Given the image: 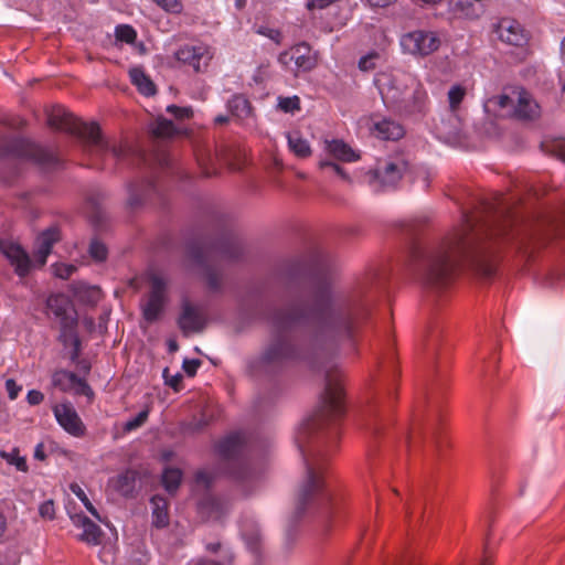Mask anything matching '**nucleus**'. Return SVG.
<instances>
[{
  "instance_id": "1",
  "label": "nucleus",
  "mask_w": 565,
  "mask_h": 565,
  "mask_svg": "<svg viewBox=\"0 0 565 565\" xmlns=\"http://www.w3.org/2000/svg\"><path fill=\"white\" fill-rule=\"evenodd\" d=\"M356 295L331 284L320 285L312 305L294 303L270 316L273 337L257 361L265 371L287 362L329 355L338 345L351 340L356 328Z\"/></svg>"
},
{
  "instance_id": "2",
  "label": "nucleus",
  "mask_w": 565,
  "mask_h": 565,
  "mask_svg": "<svg viewBox=\"0 0 565 565\" xmlns=\"http://www.w3.org/2000/svg\"><path fill=\"white\" fill-rule=\"evenodd\" d=\"M487 215L463 214L462 223L440 239L415 246L412 258L420 286L431 295H441L454 284L462 264L468 263L486 277L493 274L486 241L507 235L518 220L500 202L487 205Z\"/></svg>"
},
{
  "instance_id": "3",
  "label": "nucleus",
  "mask_w": 565,
  "mask_h": 565,
  "mask_svg": "<svg viewBox=\"0 0 565 565\" xmlns=\"http://www.w3.org/2000/svg\"><path fill=\"white\" fill-rule=\"evenodd\" d=\"M324 369V392L319 409L299 428L296 443L302 456L306 476L296 493L294 516L299 519L308 509L326 504L330 497L324 492L322 479V449L329 437L335 436L333 423L342 412L341 373L337 365Z\"/></svg>"
},
{
  "instance_id": "4",
  "label": "nucleus",
  "mask_w": 565,
  "mask_h": 565,
  "mask_svg": "<svg viewBox=\"0 0 565 565\" xmlns=\"http://www.w3.org/2000/svg\"><path fill=\"white\" fill-rule=\"evenodd\" d=\"M47 124L53 129L63 130L78 137L83 140L85 149L94 151L98 156L104 157L109 153L118 161L128 156V148L111 143L103 138L97 124L81 121L62 106L52 107L47 114Z\"/></svg>"
},
{
  "instance_id": "5",
  "label": "nucleus",
  "mask_w": 565,
  "mask_h": 565,
  "mask_svg": "<svg viewBox=\"0 0 565 565\" xmlns=\"http://www.w3.org/2000/svg\"><path fill=\"white\" fill-rule=\"evenodd\" d=\"M246 443L244 433H233L218 443L217 451L224 460L228 461L230 476L248 494L260 481L263 472L242 458Z\"/></svg>"
},
{
  "instance_id": "6",
  "label": "nucleus",
  "mask_w": 565,
  "mask_h": 565,
  "mask_svg": "<svg viewBox=\"0 0 565 565\" xmlns=\"http://www.w3.org/2000/svg\"><path fill=\"white\" fill-rule=\"evenodd\" d=\"M241 254V245L234 241H227L206 249L195 248L191 252L195 263L202 267L207 288L214 292L222 289L223 270L221 263L238 259Z\"/></svg>"
},
{
  "instance_id": "7",
  "label": "nucleus",
  "mask_w": 565,
  "mask_h": 565,
  "mask_svg": "<svg viewBox=\"0 0 565 565\" xmlns=\"http://www.w3.org/2000/svg\"><path fill=\"white\" fill-rule=\"evenodd\" d=\"M409 170V162L402 156H391L377 161L367 172L369 184L376 191L395 189Z\"/></svg>"
},
{
  "instance_id": "8",
  "label": "nucleus",
  "mask_w": 565,
  "mask_h": 565,
  "mask_svg": "<svg viewBox=\"0 0 565 565\" xmlns=\"http://www.w3.org/2000/svg\"><path fill=\"white\" fill-rule=\"evenodd\" d=\"M2 153L30 159L42 166H50L56 161L52 152L22 138L6 140L2 147Z\"/></svg>"
},
{
  "instance_id": "9",
  "label": "nucleus",
  "mask_w": 565,
  "mask_h": 565,
  "mask_svg": "<svg viewBox=\"0 0 565 565\" xmlns=\"http://www.w3.org/2000/svg\"><path fill=\"white\" fill-rule=\"evenodd\" d=\"M440 40L436 33L416 30L404 34L401 46L404 52L416 56H427L439 49Z\"/></svg>"
},
{
  "instance_id": "10",
  "label": "nucleus",
  "mask_w": 565,
  "mask_h": 565,
  "mask_svg": "<svg viewBox=\"0 0 565 565\" xmlns=\"http://www.w3.org/2000/svg\"><path fill=\"white\" fill-rule=\"evenodd\" d=\"M150 291L147 300L141 305L143 319L152 323L159 319L166 303L167 281L163 277L152 274L149 278Z\"/></svg>"
},
{
  "instance_id": "11",
  "label": "nucleus",
  "mask_w": 565,
  "mask_h": 565,
  "mask_svg": "<svg viewBox=\"0 0 565 565\" xmlns=\"http://www.w3.org/2000/svg\"><path fill=\"white\" fill-rule=\"evenodd\" d=\"M278 62L288 68L291 63H295L297 71L309 72L313 70L317 64V54L312 52L311 47L302 42L296 44L290 49L279 54Z\"/></svg>"
},
{
  "instance_id": "12",
  "label": "nucleus",
  "mask_w": 565,
  "mask_h": 565,
  "mask_svg": "<svg viewBox=\"0 0 565 565\" xmlns=\"http://www.w3.org/2000/svg\"><path fill=\"white\" fill-rule=\"evenodd\" d=\"M52 384L62 392H74L76 395L93 396V391L85 380L66 370H57L52 375Z\"/></svg>"
},
{
  "instance_id": "13",
  "label": "nucleus",
  "mask_w": 565,
  "mask_h": 565,
  "mask_svg": "<svg viewBox=\"0 0 565 565\" xmlns=\"http://www.w3.org/2000/svg\"><path fill=\"white\" fill-rule=\"evenodd\" d=\"M405 79L411 82V86L397 111L407 115L424 111L427 100L426 90L415 76H406Z\"/></svg>"
},
{
  "instance_id": "14",
  "label": "nucleus",
  "mask_w": 565,
  "mask_h": 565,
  "mask_svg": "<svg viewBox=\"0 0 565 565\" xmlns=\"http://www.w3.org/2000/svg\"><path fill=\"white\" fill-rule=\"evenodd\" d=\"M175 58L186 65H190L196 73L205 71L212 55L207 47L203 45H185L175 52Z\"/></svg>"
},
{
  "instance_id": "15",
  "label": "nucleus",
  "mask_w": 565,
  "mask_h": 565,
  "mask_svg": "<svg viewBox=\"0 0 565 565\" xmlns=\"http://www.w3.org/2000/svg\"><path fill=\"white\" fill-rule=\"evenodd\" d=\"M497 33L502 42L513 46H523L529 40V34L523 25L516 20L509 18H504L499 22Z\"/></svg>"
},
{
  "instance_id": "16",
  "label": "nucleus",
  "mask_w": 565,
  "mask_h": 565,
  "mask_svg": "<svg viewBox=\"0 0 565 565\" xmlns=\"http://www.w3.org/2000/svg\"><path fill=\"white\" fill-rule=\"evenodd\" d=\"M179 328L184 335L201 332L205 327V318L201 309L189 301L182 305V311L178 320Z\"/></svg>"
},
{
  "instance_id": "17",
  "label": "nucleus",
  "mask_w": 565,
  "mask_h": 565,
  "mask_svg": "<svg viewBox=\"0 0 565 565\" xmlns=\"http://www.w3.org/2000/svg\"><path fill=\"white\" fill-rule=\"evenodd\" d=\"M526 238L533 241L536 244H545L556 237L565 236V214L559 221H548L535 225L526 233Z\"/></svg>"
},
{
  "instance_id": "18",
  "label": "nucleus",
  "mask_w": 565,
  "mask_h": 565,
  "mask_svg": "<svg viewBox=\"0 0 565 565\" xmlns=\"http://www.w3.org/2000/svg\"><path fill=\"white\" fill-rule=\"evenodd\" d=\"M0 252L14 266L20 277H25L31 269V260L28 253L18 244L8 241H0Z\"/></svg>"
},
{
  "instance_id": "19",
  "label": "nucleus",
  "mask_w": 565,
  "mask_h": 565,
  "mask_svg": "<svg viewBox=\"0 0 565 565\" xmlns=\"http://www.w3.org/2000/svg\"><path fill=\"white\" fill-rule=\"evenodd\" d=\"M54 415L58 424L71 435L81 437L85 434V426L71 405L61 404L55 406Z\"/></svg>"
},
{
  "instance_id": "20",
  "label": "nucleus",
  "mask_w": 565,
  "mask_h": 565,
  "mask_svg": "<svg viewBox=\"0 0 565 565\" xmlns=\"http://www.w3.org/2000/svg\"><path fill=\"white\" fill-rule=\"evenodd\" d=\"M406 76L413 75L403 73L401 75L393 76L387 85V88H382L384 99L390 103L396 110H398L411 86V82H403L406 81Z\"/></svg>"
},
{
  "instance_id": "21",
  "label": "nucleus",
  "mask_w": 565,
  "mask_h": 565,
  "mask_svg": "<svg viewBox=\"0 0 565 565\" xmlns=\"http://www.w3.org/2000/svg\"><path fill=\"white\" fill-rule=\"evenodd\" d=\"M60 241V232L56 227L44 231L36 239V250L34 252L35 262L39 266H44L46 258L51 253L52 246Z\"/></svg>"
},
{
  "instance_id": "22",
  "label": "nucleus",
  "mask_w": 565,
  "mask_h": 565,
  "mask_svg": "<svg viewBox=\"0 0 565 565\" xmlns=\"http://www.w3.org/2000/svg\"><path fill=\"white\" fill-rule=\"evenodd\" d=\"M46 305L47 308L61 319L65 329L74 323V319L68 315L72 310V305L67 297L64 295H52L47 298Z\"/></svg>"
},
{
  "instance_id": "23",
  "label": "nucleus",
  "mask_w": 565,
  "mask_h": 565,
  "mask_svg": "<svg viewBox=\"0 0 565 565\" xmlns=\"http://www.w3.org/2000/svg\"><path fill=\"white\" fill-rule=\"evenodd\" d=\"M156 185L152 181L146 180L141 183L131 184L129 188L128 204L130 207L136 209L146 201L150 200L151 195L156 193Z\"/></svg>"
},
{
  "instance_id": "24",
  "label": "nucleus",
  "mask_w": 565,
  "mask_h": 565,
  "mask_svg": "<svg viewBox=\"0 0 565 565\" xmlns=\"http://www.w3.org/2000/svg\"><path fill=\"white\" fill-rule=\"evenodd\" d=\"M114 488L124 497H134L138 483L140 482V473L134 469H127L120 473L114 481Z\"/></svg>"
},
{
  "instance_id": "25",
  "label": "nucleus",
  "mask_w": 565,
  "mask_h": 565,
  "mask_svg": "<svg viewBox=\"0 0 565 565\" xmlns=\"http://www.w3.org/2000/svg\"><path fill=\"white\" fill-rule=\"evenodd\" d=\"M518 95L515 116L521 119H533L539 115V105L524 89L514 92Z\"/></svg>"
},
{
  "instance_id": "26",
  "label": "nucleus",
  "mask_w": 565,
  "mask_h": 565,
  "mask_svg": "<svg viewBox=\"0 0 565 565\" xmlns=\"http://www.w3.org/2000/svg\"><path fill=\"white\" fill-rule=\"evenodd\" d=\"M73 522L83 529V533L79 536L81 541L92 545L99 544L102 531L97 524L82 514L73 516Z\"/></svg>"
},
{
  "instance_id": "27",
  "label": "nucleus",
  "mask_w": 565,
  "mask_h": 565,
  "mask_svg": "<svg viewBox=\"0 0 565 565\" xmlns=\"http://www.w3.org/2000/svg\"><path fill=\"white\" fill-rule=\"evenodd\" d=\"M326 150L334 159L344 162H353L360 158V156L348 143L339 139H333L331 141L327 140Z\"/></svg>"
},
{
  "instance_id": "28",
  "label": "nucleus",
  "mask_w": 565,
  "mask_h": 565,
  "mask_svg": "<svg viewBox=\"0 0 565 565\" xmlns=\"http://www.w3.org/2000/svg\"><path fill=\"white\" fill-rule=\"evenodd\" d=\"M374 132L379 138L385 140H397L403 137V127L393 120L383 119L374 124Z\"/></svg>"
},
{
  "instance_id": "29",
  "label": "nucleus",
  "mask_w": 565,
  "mask_h": 565,
  "mask_svg": "<svg viewBox=\"0 0 565 565\" xmlns=\"http://www.w3.org/2000/svg\"><path fill=\"white\" fill-rule=\"evenodd\" d=\"M129 76L131 83L137 86L140 94L145 96H153L156 94V85L140 67L131 68Z\"/></svg>"
},
{
  "instance_id": "30",
  "label": "nucleus",
  "mask_w": 565,
  "mask_h": 565,
  "mask_svg": "<svg viewBox=\"0 0 565 565\" xmlns=\"http://www.w3.org/2000/svg\"><path fill=\"white\" fill-rule=\"evenodd\" d=\"M105 200L104 193L100 191H93L86 198V206L89 210V217L94 223L100 224L104 220L103 202Z\"/></svg>"
},
{
  "instance_id": "31",
  "label": "nucleus",
  "mask_w": 565,
  "mask_h": 565,
  "mask_svg": "<svg viewBox=\"0 0 565 565\" xmlns=\"http://www.w3.org/2000/svg\"><path fill=\"white\" fill-rule=\"evenodd\" d=\"M152 511V523L157 527H164L169 524L168 502L160 495H153L151 498Z\"/></svg>"
},
{
  "instance_id": "32",
  "label": "nucleus",
  "mask_w": 565,
  "mask_h": 565,
  "mask_svg": "<svg viewBox=\"0 0 565 565\" xmlns=\"http://www.w3.org/2000/svg\"><path fill=\"white\" fill-rule=\"evenodd\" d=\"M242 534L247 547L253 553H258L262 545V534L258 525L253 522H245L242 529Z\"/></svg>"
},
{
  "instance_id": "33",
  "label": "nucleus",
  "mask_w": 565,
  "mask_h": 565,
  "mask_svg": "<svg viewBox=\"0 0 565 565\" xmlns=\"http://www.w3.org/2000/svg\"><path fill=\"white\" fill-rule=\"evenodd\" d=\"M290 150L299 158H307L311 154L309 142L299 132H290L287 136Z\"/></svg>"
},
{
  "instance_id": "34",
  "label": "nucleus",
  "mask_w": 565,
  "mask_h": 565,
  "mask_svg": "<svg viewBox=\"0 0 565 565\" xmlns=\"http://www.w3.org/2000/svg\"><path fill=\"white\" fill-rule=\"evenodd\" d=\"M228 109L238 118L248 117L252 111L249 102L242 95H236L228 102Z\"/></svg>"
},
{
  "instance_id": "35",
  "label": "nucleus",
  "mask_w": 565,
  "mask_h": 565,
  "mask_svg": "<svg viewBox=\"0 0 565 565\" xmlns=\"http://www.w3.org/2000/svg\"><path fill=\"white\" fill-rule=\"evenodd\" d=\"M182 479V472L178 468H167L162 475V484L169 493H174Z\"/></svg>"
},
{
  "instance_id": "36",
  "label": "nucleus",
  "mask_w": 565,
  "mask_h": 565,
  "mask_svg": "<svg viewBox=\"0 0 565 565\" xmlns=\"http://www.w3.org/2000/svg\"><path fill=\"white\" fill-rule=\"evenodd\" d=\"M151 131L156 137L168 138L175 134V128L171 120L159 117L152 124Z\"/></svg>"
},
{
  "instance_id": "37",
  "label": "nucleus",
  "mask_w": 565,
  "mask_h": 565,
  "mask_svg": "<svg viewBox=\"0 0 565 565\" xmlns=\"http://www.w3.org/2000/svg\"><path fill=\"white\" fill-rule=\"evenodd\" d=\"M0 457L4 459L9 465L14 466L19 471H28L26 460L24 457L19 455V450L17 448L12 449L10 452L1 450Z\"/></svg>"
},
{
  "instance_id": "38",
  "label": "nucleus",
  "mask_w": 565,
  "mask_h": 565,
  "mask_svg": "<svg viewBox=\"0 0 565 565\" xmlns=\"http://www.w3.org/2000/svg\"><path fill=\"white\" fill-rule=\"evenodd\" d=\"M88 253L94 260L104 262L107 258L108 249L104 243L94 238L89 244Z\"/></svg>"
},
{
  "instance_id": "39",
  "label": "nucleus",
  "mask_w": 565,
  "mask_h": 565,
  "mask_svg": "<svg viewBox=\"0 0 565 565\" xmlns=\"http://www.w3.org/2000/svg\"><path fill=\"white\" fill-rule=\"evenodd\" d=\"M70 489L71 491L83 502V504L85 505V508L87 509V511L93 515L95 516L96 519L100 520V516L97 512V510L95 509V507L93 505V503L89 501V499L87 498L86 493L84 492V490L77 484V483H72L70 486Z\"/></svg>"
},
{
  "instance_id": "40",
  "label": "nucleus",
  "mask_w": 565,
  "mask_h": 565,
  "mask_svg": "<svg viewBox=\"0 0 565 565\" xmlns=\"http://www.w3.org/2000/svg\"><path fill=\"white\" fill-rule=\"evenodd\" d=\"M115 34H116V39L118 41H121V42H125L128 44L134 43L137 38V33H136L135 29L128 24L118 25L116 28Z\"/></svg>"
},
{
  "instance_id": "41",
  "label": "nucleus",
  "mask_w": 565,
  "mask_h": 565,
  "mask_svg": "<svg viewBox=\"0 0 565 565\" xmlns=\"http://www.w3.org/2000/svg\"><path fill=\"white\" fill-rule=\"evenodd\" d=\"M278 108L284 113L294 114L300 109V98L296 95L291 97H279Z\"/></svg>"
},
{
  "instance_id": "42",
  "label": "nucleus",
  "mask_w": 565,
  "mask_h": 565,
  "mask_svg": "<svg viewBox=\"0 0 565 565\" xmlns=\"http://www.w3.org/2000/svg\"><path fill=\"white\" fill-rule=\"evenodd\" d=\"M466 95V89L460 85H454L448 92V102L451 110H456Z\"/></svg>"
},
{
  "instance_id": "43",
  "label": "nucleus",
  "mask_w": 565,
  "mask_h": 565,
  "mask_svg": "<svg viewBox=\"0 0 565 565\" xmlns=\"http://www.w3.org/2000/svg\"><path fill=\"white\" fill-rule=\"evenodd\" d=\"M149 409L141 411L136 417L127 420L124 425V430L131 431L141 427L148 419Z\"/></svg>"
},
{
  "instance_id": "44",
  "label": "nucleus",
  "mask_w": 565,
  "mask_h": 565,
  "mask_svg": "<svg viewBox=\"0 0 565 565\" xmlns=\"http://www.w3.org/2000/svg\"><path fill=\"white\" fill-rule=\"evenodd\" d=\"M366 430L376 436L383 429V424L380 422L377 415L375 413H370L365 420Z\"/></svg>"
},
{
  "instance_id": "45",
  "label": "nucleus",
  "mask_w": 565,
  "mask_h": 565,
  "mask_svg": "<svg viewBox=\"0 0 565 565\" xmlns=\"http://www.w3.org/2000/svg\"><path fill=\"white\" fill-rule=\"evenodd\" d=\"M206 503L210 507L211 511L218 514L225 513L230 508V503L227 501H224L221 498L216 497L207 498Z\"/></svg>"
},
{
  "instance_id": "46",
  "label": "nucleus",
  "mask_w": 565,
  "mask_h": 565,
  "mask_svg": "<svg viewBox=\"0 0 565 565\" xmlns=\"http://www.w3.org/2000/svg\"><path fill=\"white\" fill-rule=\"evenodd\" d=\"M488 103L490 105H494V106H498L499 108L503 109V108H507V107H510V106H513L514 105V100L512 97H510L509 95L507 94H502V95H499V96H494V97H491Z\"/></svg>"
},
{
  "instance_id": "47",
  "label": "nucleus",
  "mask_w": 565,
  "mask_h": 565,
  "mask_svg": "<svg viewBox=\"0 0 565 565\" xmlns=\"http://www.w3.org/2000/svg\"><path fill=\"white\" fill-rule=\"evenodd\" d=\"M214 481V475L206 470L198 471L195 475V482L209 489Z\"/></svg>"
},
{
  "instance_id": "48",
  "label": "nucleus",
  "mask_w": 565,
  "mask_h": 565,
  "mask_svg": "<svg viewBox=\"0 0 565 565\" xmlns=\"http://www.w3.org/2000/svg\"><path fill=\"white\" fill-rule=\"evenodd\" d=\"M379 57L377 53H371L360 58L359 68L363 72H369L375 68L374 60Z\"/></svg>"
},
{
  "instance_id": "49",
  "label": "nucleus",
  "mask_w": 565,
  "mask_h": 565,
  "mask_svg": "<svg viewBox=\"0 0 565 565\" xmlns=\"http://www.w3.org/2000/svg\"><path fill=\"white\" fill-rule=\"evenodd\" d=\"M163 377L166 380V384L171 386L174 391H179L180 387H181V383H182V374L180 373H177L174 375H169V370L168 369H164L163 371Z\"/></svg>"
},
{
  "instance_id": "50",
  "label": "nucleus",
  "mask_w": 565,
  "mask_h": 565,
  "mask_svg": "<svg viewBox=\"0 0 565 565\" xmlns=\"http://www.w3.org/2000/svg\"><path fill=\"white\" fill-rule=\"evenodd\" d=\"M39 513L43 519L53 520L55 516V508L53 500L43 502L39 508Z\"/></svg>"
},
{
  "instance_id": "51",
  "label": "nucleus",
  "mask_w": 565,
  "mask_h": 565,
  "mask_svg": "<svg viewBox=\"0 0 565 565\" xmlns=\"http://www.w3.org/2000/svg\"><path fill=\"white\" fill-rule=\"evenodd\" d=\"M167 111L173 115L175 118L183 119L192 116V110L186 107H179L177 105H170L167 107Z\"/></svg>"
},
{
  "instance_id": "52",
  "label": "nucleus",
  "mask_w": 565,
  "mask_h": 565,
  "mask_svg": "<svg viewBox=\"0 0 565 565\" xmlns=\"http://www.w3.org/2000/svg\"><path fill=\"white\" fill-rule=\"evenodd\" d=\"M319 167L321 169H324V168H330L333 170L334 173H337L340 178H342L343 180L345 181H350V178L349 175L347 174V172L335 162L333 161H320L319 163Z\"/></svg>"
},
{
  "instance_id": "53",
  "label": "nucleus",
  "mask_w": 565,
  "mask_h": 565,
  "mask_svg": "<svg viewBox=\"0 0 565 565\" xmlns=\"http://www.w3.org/2000/svg\"><path fill=\"white\" fill-rule=\"evenodd\" d=\"M75 270V266L65 264L56 265L54 268L55 275L62 279H68Z\"/></svg>"
},
{
  "instance_id": "54",
  "label": "nucleus",
  "mask_w": 565,
  "mask_h": 565,
  "mask_svg": "<svg viewBox=\"0 0 565 565\" xmlns=\"http://www.w3.org/2000/svg\"><path fill=\"white\" fill-rule=\"evenodd\" d=\"M200 365H201V361L200 360H188V359H185L183 361L182 367H183L184 372L189 376H194Z\"/></svg>"
},
{
  "instance_id": "55",
  "label": "nucleus",
  "mask_w": 565,
  "mask_h": 565,
  "mask_svg": "<svg viewBox=\"0 0 565 565\" xmlns=\"http://www.w3.org/2000/svg\"><path fill=\"white\" fill-rule=\"evenodd\" d=\"M158 6L162 9L171 12H178L181 8V4L178 0H153Z\"/></svg>"
},
{
  "instance_id": "56",
  "label": "nucleus",
  "mask_w": 565,
  "mask_h": 565,
  "mask_svg": "<svg viewBox=\"0 0 565 565\" xmlns=\"http://www.w3.org/2000/svg\"><path fill=\"white\" fill-rule=\"evenodd\" d=\"M6 388L11 399H15L21 391V386L17 385L15 381L12 379L6 381Z\"/></svg>"
},
{
  "instance_id": "57",
  "label": "nucleus",
  "mask_w": 565,
  "mask_h": 565,
  "mask_svg": "<svg viewBox=\"0 0 565 565\" xmlns=\"http://www.w3.org/2000/svg\"><path fill=\"white\" fill-rule=\"evenodd\" d=\"M335 1L337 0H308L307 8L309 10H313V9L322 10Z\"/></svg>"
},
{
  "instance_id": "58",
  "label": "nucleus",
  "mask_w": 565,
  "mask_h": 565,
  "mask_svg": "<svg viewBox=\"0 0 565 565\" xmlns=\"http://www.w3.org/2000/svg\"><path fill=\"white\" fill-rule=\"evenodd\" d=\"M26 398L30 405H39L43 401L44 395L40 391L31 390L29 391Z\"/></svg>"
},
{
  "instance_id": "59",
  "label": "nucleus",
  "mask_w": 565,
  "mask_h": 565,
  "mask_svg": "<svg viewBox=\"0 0 565 565\" xmlns=\"http://www.w3.org/2000/svg\"><path fill=\"white\" fill-rule=\"evenodd\" d=\"M262 34L268 36L269 39H271L273 41H275L276 43H279L280 42V39H281V33L278 31V30H275V29H266L265 31H259Z\"/></svg>"
},
{
  "instance_id": "60",
  "label": "nucleus",
  "mask_w": 565,
  "mask_h": 565,
  "mask_svg": "<svg viewBox=\"0 0 565 565\" xmlns=\"http://www.w3.org/2000/svg\"><path fill=\"white\" fill-rule=\"evenodd\" d=\"M397 0H367L370 6L375 8H386L393 3H395Z\"/></svg>"
},
{
  "instance_id": "61",
  "label": "nucleus",
  "mask_w": 565,
  "mask_h": 565,
  "mask_svg": "<svg viewBox=\"0 0 565 565\" xmlns=\"http://www.w3.org/2000/svg\"><path fill=\"white\" fill-rule=\"evenodd\" d=\"M79 349H81V341H79V339L76 335H74L73 337V351H72V354H71V360L72 361H75L78 358Z\"/></svg>"
},
{
  "instance_id": "62",
  "label": "nucleus",
  "mask_w": 565,
  "mask_h": 565,
  "mask_svg": "<svg viewBox=\"0 0 565 565\" xmlns=\"http://www.w3.org/2000/svg\"><path fill=\"white\" fill-rule=\"evenodd\" d=\"M34 458L38 459V460H44L46 458V455L44 452V445L43 444H39L35 447Z\"/></svg>"
},
{
  "instance_id": "63",
  "label": "nucleus",
  "mask_w": 565,
  "mask_h": 565,
  "mask_svg": "<svg viewBox=\"0 0 565 565\" xmlns=\"http://www.w3.org/2000/svg\"><path fill=\"white\" fill-rule=\"evenodd\" d=\"M557 157L565 162V141L555 146Z\"/></svg>"
},
{
  "instance_id": "64",
  "label": "nucleus",
  "mask_w": 565,
  "mask_h": 565,
  "mask_svg": "<svg viewBox=\"0 0 565 565\" xmlns=\"http://www.w3.org/2000/svg\"><path fill=\"white\" fill-rule=\"evenodd\" d=\"M7 529V520L3 514L0 513V537L3 535Z\"/></svg>"
}]
</instances>
